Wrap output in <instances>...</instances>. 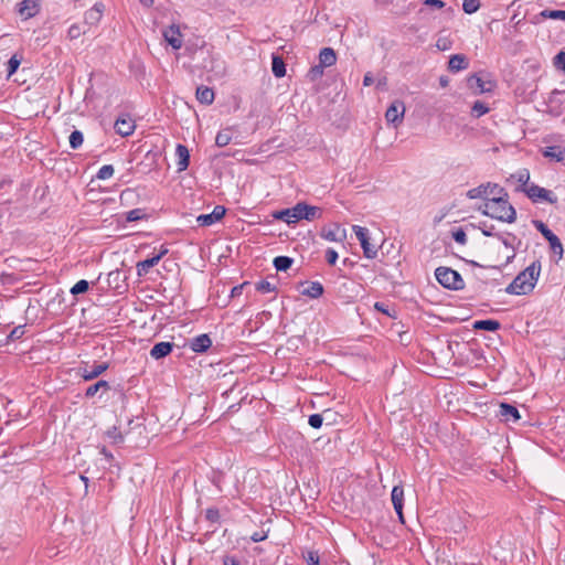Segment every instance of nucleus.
I'll list each match as a JSON object with an SVG mask.
<instances>
[{"mask_svg":"<svg viewBox=\"0 0 565 565\" xmlns=\"http://www.w3.org/2000/svg\"><path fill=\"white\" fill-rule=\"evenodd\" d=\"M478 211L483 215L494 218L503 223H514L516 220V211L509 202V194H497L478 206Z\"/></svg>","mask_w":565,"mask_h":565,"instance_id":"f257e3e1","label":"nucleus"},{"mask_svg":"<svg viewBox=\"0 0 565 565\" xmlns=\"http://www.w3.org/2000/svg\"><path fill=\"white\" fill-rule=\"evenodd\" d=\"M541 273L540 262H534L521 271L507 287V292L512 295H526L531 292Z\"/></svg>","mask_w":565,"mask_h":565,"instance_id":"f03ea898","label":"nucleus"},{"mask_svg":"<svg viewBox=\"0 0 565 565\" xmlns=\"http://www.w3.org/2000/svg\"><path fill=\"white\" fill-rule=\"evenodd\" d=\"M273 216L276 220L284 221L290 225L299 222L300 220L313 221L319 218L321 216V211L318 206L300 202L290 209L275 212Z\"/></svg>","mask_w":565,"mask_h":565,"instance_id":"7ed1b4c3","label":"nucleus"},{"mask_svg":"<svg viewBox=\"0 0 565 565\" xmlns=\"http://www.w3.org/2000/svg\"><path fill=\"white\" fill-rule=\"evenodd\" d=\"M435 276L437 281L448 289L459 290L463 288L465 282L460 274L449 267H438L435 270Z\"/></svg>","mask_w":565,"mask_h":565,"instance_id":"20e7f679","label":"nucleus"},{"mask_svg":"<svg viewBox=\"0 0 565 565\" xmlns=\"http://www.w3.org/2000/svg\"><path fill=\"white\" fill-rule=\"evenodd\" d=\"M497 194L505 195V189L500 186L497 183H483L476 188L470 189L467 192V196L471 200L482 199L483 202L490 200V198L495 196Z\"/></svg>","mask_w":565,"mask_h":565,"instance_id":"39448f33","label":"nucleus"},{"mask_svg":"<svg viewBox=\"0 0 565 565\" xmlns=\"http://www.w3.org/2000/svg\"><path fill=\"white\" fill-rule=\"evenodd\" d=\"M522 191L531 199L534 203L539 201H546L548 203H555L557 198L553 193L544 188H541L534 183L529 186L522 188Z\"/></svg>","mask_w":565,"mask_h":565,"instance_id":"423d86ee","label":"nucleus"},{"mask_svg":"<svg viewBox=\"0 0 565 565\" xmlns=\"http://www.w3.org/2000/svg\"><path fill=\"white\" fill-rule=\"evenodd\" d=\"M535 228L547 239L551 249L559 256H563L564 249L559 238L542 222H533Z\"/></svg>","mask_w":565,"mask_h":565,"instance_id":"0eeeda50","label":"nucleus"},{"mask_svg":"<svg viewBox=\"0 0 565 565\" xmlns=\"http://www.w3.org/2000/svg\"><path fill=\"white\" fill-rule=\"evenodd\" d=\"M353 232L360 241L364 256L366 258H375L377 255V248L370 243L369 230L359 225H354Z\"/></svg>","mask_w":565,"mask_h":565,"instance_id":"6e6552de","label":"nucleus"},{"mask_svg":"<svg viewBox=\"0 0 565 565\" xmlns=\"http://www.w3.org/2000/svg\"><path fill=\"white\" fill-rule=\"evenodd\" d=\"M467 85L472 90L475 95L483 94V93H491L494 87L495 83L491 79L484 81L480 76L473 74L470 75L467 78Z\"/></svg>","mask_w":565,"mask_h":565,"instance_id":"1a4fd4ad","label":"nucleus"},{"mask_svg":"<svg viewBox=\"0 0 565 565\" xmlns=\"http://www.w3.org/2000/svg\"><path fill=\"white\" fill-rule=\"evenodd\" d=\"M320 236L329 242L342 243L347 238V230L338 223L324 226Z\"/></svg>","mask_w":565,"mask_h":565,"instance_id":"9d476101","label":"nucleus"},{"mask_svg":"<svg viewBox=\"0 0 565 565\" xmlns=\"http://www.w3.org/2000/svg\"><path fill=\"white\" fill-rule=\"evenodd\" d=\"M405 114V105L401 100H396L392 103V105L387 108L385 113V119L388 124H393L395 127H397Z\"/></svg>","mask_w":565,"mask_h":565,"instance_id":"9b49d317","label":"nucleus"},{"mask_svg":"<svg viewBox=\"0 0 565 565\" xmlns=\"http://www.w3.org/2000/svg\"><path fill=\"white\" fill-rule=\"evenodd\" d=\"M105 6L102 2H96L84 14V24L89 30L99 23L103 18Z\"/></svg>","mask_w":565,"mask_h":565,"instance_id":"f8f14e48","label":"nucleus"},{"mask_svg":"<svg viewBox=\"0 0 565 565\" xmlns=\"http://www.w3.org/2000/svg\"><path fill=\"white\" fill-rule=\"evenodd\" d=\"M167 253H168V248L162 246L159 254H157L150 258H147L145 260L138 262L136 265L137 275L139 277L147 275L149 269L152 268L153 266H156Z\"/></svg>","mask_w":565,"mask_h":565,"instance_id":"ddd939ff","label":"nucleus"},{"mask_svg":"<svg viewBox=\"0 0 565 565\" xmlns=\"http://www.w3.org/2000/svg\"><path fill=\"white\" fill-rule=\"evenodd\" d=\"M225 215V209L222 205H216L212 213L210 214H201L196 217V222L200 226H210L220 220L223 218Z\"/></svg>","mask_w":565,"mask_h":565,"instance_id":"4468645a","label":"nucleus"},{"mask_svg":"<svg viewBox=\"0 0 565 565\" xmlns=\"http://www.w3.org/2000/svg\"><path fill=\"white\" fill-rule=\"evenodd\" d=\"M163 38L169 45L174 50H179L182 46V35L179 26L172 24L163 31Z\"/></svg>","mask_w":565,"mask_h":565,"instance_id":"2eb2a0df","label":"nucleus"},{"mask_svg":"<svg viewBox=\"0 0 565 565\" xmlns=\"http://www.w3.org/2000/svg\"><path fill=\"white\" fill-rule=\"evenodd\" d=\"M39 0H23L19 3V14L23 19H30L38 14L39 12Z\"/></svg>","mask_w":565,"mask_h":565,"instance_id":"dca6fc26","label":"nucleus"},{"mask_svg":"<svg viewBox=\"0 0 565 565\" xmlns=\"http://www.w3.org/2000/svg\"><path fill=\"white\" fill-rule=\"evenodd\" d=\"M392 503L396 511L401 522H404L403 516V502H404V490L401 486H395L391 493Z\"/></svg>","mask_w":565,"mask_h":565,"instance_id":"f3484780","label":"nucleus"},{"mask_svg":"<svg viewBox=\"0 0 565 565\" xmlns=\"http://www.w3.org/2000/svg\"><path fill=\"white\" fill-rule=\"evenodd\" d=\"M115 130L122 137L130 136L135 130V122L130 117L118 118L115 122Z\"/></svg>","mask_w":565,"mask_h":565,"instance_id":"a211bd4d","label":"nucleus"},{"mask_svg":"<svg viewBox=\"0 0 565 565\" xmlns=\"http://www.w3.org/2000/svg\"><path fill=\"white\" fill-rule=\"evenodd\" d=\"M212 345V340L207 334H200L190 342V349L195 353H203Z\"/></svg>","mask_w":565,"mask_h":565,"instance_id":"6ab92c4d","label":"nucleus"},{"mask_svg":"<svg viewBox=\"0 0 565 565\" xmlns=\"http://www.w3.org/2000/svg\"><path fill=\"white\" fill-rule=\"evenodd\" d=\"M173 349V343L171 342H159L156 343L150 350V356L152 359L159 360L171 353Z\"/></svg>","mask_w":565,"mask_h":565,"instance_id":"aec40b11","label":"nucleus"},{"mask_svg":"<svg viewBox=\"0 0 565 565\" xmlns=\"http://www.w3.org/2000/svg\"><path fill=\"white\" fill-rule=\"evenodd\" d=\"M175 156L178 159V170L184 171L189 167L190 153L184 145L178 143L175 148Z\"/></svg>","mask_w":565,"mask_h":565,"instance_id":"412c9836","label":"nucleus"},{"mask_svg":"<svg viewBox=\"0 0 565 565\" xmlns=\"http://www.w3.org/2000/svg\"><path fill=\"white\" fill-rule=\"evenodd\" d=\"M468 65L469 62L463 54H455L449 58L448 70L456 73L468 68Z\"/></svg>","mask_w":565,"mask_h":565,"instance_id":"4be33fe9","label":"nucleus"},{"mask_svg":"<svg viewBox=\"0 0 565 565\" xmlns=\"http://www.w3.org/2000/svg\"><path fill=\"white\" fill-rule=\"evenodd\" d=\"M500 416L505 420V422H518L520 419V413L518 411L516 407H514L513 405H510V404H507V403H502L500 405Z\"/></svg>","mask_w":565,"mask_h":565,"instance_id":"5701e85b","label":"nucleus"},{"mask_svg":"<svg viewBox=\"0 0 565 565\" xmlns=\"http://www.w3.org/2000/svg\"><path fill=\"white\" fill-rule=\"evenodd\" d=\"M337 62V54L333 49L324 47L319 53V64L323 67H330Z\"/></svg>","mask_w":565,"mask_h":565,"instance_id":"b1692460","label":"nucleus"},{"mask_svg":"<svg viewBox=\"0 0 565 565\" xmlns=\"http://www.w3.org/2000/svg\"><path fill=\"white\" fill-rule=\"evenodd\" d=\"M108 369L107 363H99L97 365L92 366L90 369L84 367L82 371V377L85 381H90L98 377L102 373H104Z\"/></svg>","mask_w":565,"mask_h":565,"instance_id":"393cba45","label":"nucleus"},{"mask_svg":"<svg viewBox=\"0 0 565 565\" xmlns=\"http://www.w3.org/2000/svg\"><path fill=\"white\" fill-rule=\"evenodd\" d=\"M543 156L556 162H562L565 160V149L561 146L546 147L543 150Z\"/></svg>","mask_w":565,"mask_h":565,"instance_id":"a878e982","label":"nucleus"},{"mask_svg":"<svg viewBox=\"0 0 565 565\" xmlns=\"http://www.w3.org/2000/svg\"><path fill=\"white\" fill-rule=\"evenodd\" d=\"M196 99L204 105H211L214 100V90L207 86L196 88Z\"/></svg>","mask_w":565,"mask_h":565,"instance_id":"bb28decb","label":"nucleus"},{"mask_svg":"<svg viewBox=\"0 0 565 565\" xmlns=\"http://www.w3.org/2000/svg\"><path fill=\"white\" fill-rule=\"evenodd\" d=\"M323 294V286L319 281H311L307 288L301 290V295L311 299H317Z\"/></svg>","mask_w":565,"mask_h":565,"instance_id":"cd10ccee","label":"nucleus"},{"mask_svg":"<svg viewBox=\"0 0 565 565\" xmlns=\"http://www.w3.org/2000/svg\"><path fill=\"white\" fill-rule=\"evenodd\" d=\"M501 327L498 320H477L473 322L472 328L475 330L497 331Z\"/></svg>","mask_w":565,"mask_h":565,"instance_id":"c85d7f7f","label":"nucleus"},{"mask_svg":"<svg viewBox=\"0 0 565 565\" xmlns=\"http://www.w3.org/2000/svg\"><path fill=\"white\" fill-rule=\"evenodd\" d=\"M233 139V128L226 127L222 130H220L215 137V145L217 147H225L227 146Z\"/></svg>","mask_w":565,"mask_h":565,"instance_id":"c756f323","label":"nucleus"},{"mask_svg":"<svg viewBox=\"0 0 565 565\" xmlns=\"http://www.w3.org/2000/svg\"><path fill=\"white\" fill-rule=\"evenodd\" d=\"M271 71L276 77H282L286 74V65L284 60L278 55H273Z\"/></svg>","mask_w":565,"mask_h":565,"instance_id":"7c9ffc66","label":"nucleus"},{"mask_svg":"<svg viewBox=\"0 0 565 565\" xmlns=\"http://www.w3.org/2000/svg\"><path fill=\"white\" fill-rule=\"evenodd\" d=\"M294 259L288 256H277L274 259V266L277 271H286L291 267Z\"/></svg>","mask_w":565,"mask_h":565,"instance_id":"2f4dec72","label":"nucleus"},{"mask_svg":"<svg viewBox=\"0 0 565 565\" xmlns=\"http://www.w3.org/2000/svg\"><path fill=\"white\" fill-rule=\"evenodd\" d=\"M99 390L108 391L109 390L108 382L104 381V380H100L97 383L88 386L86 392H85V396L90 398V397L95 396L98 393Z\"/></svg>","mask_w":565,"mask_h":565,"instance_id":"473e14b6","label":"nucleus"},{"mask_svg":"<svg viewBox=\"0 0 565 565\" xmlns=\"http://www.w3.org/2000/svg\"><path fill=\"white\" fill-rule=\"evenodd\" d=\"M490 108L483 102L477 100L473 103L471 107V116L475 118H480L481 116L488 114Z\"/></svg>","mask_w":565,"mask_h":565,"instance_id":"72a5a7b5","label":"nucleus"},{"mask_svg":"<svg viewBox=\"0 0 565 565\" xmlns=\"http://www.w3.org/2000/svg\"><path fill=\"white\" fill-rule=\"evenodd\" d=\"M540 15L544 19L562 20L565 21V10H543Z\"/></svg>","mask_w":565,"mask_h":565,"instance_id":"f704fd0d","label":"nucleus"},{"mask_svg":"<svg viewBox=\"0 0 565 565\" xmlns=\"http://www.w3.org/2000/svg\"><path fill=\"white\" fill-rule=\"evenodd\" d=\"M89 30L87 28H83L82 25L74 23L68 28L67 36L70 40L78 39L82 34L87 33Z\"/></svg>","mask_w":565,"mask_h":565,"instance_id":"c9c22d12","label":"nucleus"},{"mask_svg":"<svg viewBox=\"0 0 565 565\" xmlns=\"http://www.w3.org/2000/svg\"><path fill=\"white\" fill-rule=\"evenodd\" d=\"M147 214L142 209H134L125 214L126 222H137L146 218Z\"/></svg>","mask_w":565,"mask_h":565,"instance_id":"e433bc0d","label":"nucleus"},{"mask_svg":"<svg viewBox=\"0 0 565 565\" xmlns=\"http://www.w3.org/2000/svg\"><path fill=\"white\" fill-rule=\"evenodd\" d=\"M83 142H84V136H83L82 131L74 130L70 135V146L72 149H78L79 147H82Z\"/></svg>","mask_w":565,"mask_h":565,"instance_id":"4c0bfd02","label":"nucleus"},{"mask_svg":"<svg viewBox=\"0 0 565 565\" xmlns=\"http://www.w3.org/2000/svg\"><path fill=\"white\" fill-rule=\"evenodd\" d=\"M480 8V1L479 0H463L462 2V10L468 13L472 14L477 12Z\"/></svg>","mask_w":565,"mask_h":565,"instance_id":"58836bf2","label":"nucleus"},{"mask_svg":"<svg viewBox=\"0 0 565 565\" xmlns=\"http://www.w3.org/2000/svg\"><path fill=\"white\" fill-rule=\"evenodd\" d=\"M88 288H89L88 281L85 279H81L71 288V294L74 296L84 294L88 290Z\"/></svg>","mask_w":565,"mask_h":565,"instance_id":"ea45409f","label":"nucleus"},{"mask_svg":"<svg viewBox=\"0 0 565 565\" xmlns=\"http://www.w3.org/2000/svg\"><path fill=\"white\" fill-rule=\"evenodd\" d=\"M114 172H115V169L111 164H105L98 170L97 178L99 180H107L114 175Z\"/></svg>","mask_w":565,"mask_h":565,"instance_id":"a19ab883","label":"nucleus"},{"mask_svg":"<svg viewBox=\"0 0 565 565\" xmlns=\"http://www.w3.org/2000/svg\"><path fill=\"white\" fill-rule=\"evenodd\" d=\"M451 40L448 35H440L436 41V47L439 51H447L451 47Z\"/></svg>","mask_w":565,"mask_h":565,"instance_id":"79ce46f5","label":"nucleus"},{"mask_svg":"<svg viewBox=\"0 0 565 565\" xmlns=\"http://www.w3.org/2000/svg\"><path fill=\"white\" fill-rule=\"evenodd\" d=\"M514 177L516 178L518 182L521 183L522 188L529 186V180H530V172L526 169H522L518 171Z\"/></svg>","mask_w":565,"mask_h":565,"instance_id":"37998d69","label":"nucleus"},{"mask_svg":"<svg viewBox=\"0 0 565 565\" xmlns=\"http://www.w3.org/2000/svg\"><path fill=\"white\" fill-rule=\"evenodd\" d=\"M21 60L17 55L11 56L7 64L8 76L13 75L20 66Z\"/></svg>","mask_w":565,"mask_h":565,"instance_id":"c03bdc74","label":"nucleus"},{"mask_svg":"<svg viewBox=\"0 0 565 565\" xmlns=\"http://www.w3.org/2000/svg\"><path fill=\"white\" fill-rule=\"evenodd\" d=\"M256 290L262 294H267L276 290V287L267 280H260L256 284Z\"/></svg>","mask_w":565,"mask_h":565,"instance_id":"a18cd8bd","label":"nucleus"},{"mask_svg":"<svg viewBox=\"0 0 565 565\" xmlns=\"http://www.w3.org/2000/svg\"><path fill=\"white\" fill-rule=\"evenodd\" d=\"M205 518L207 521L216 523L220 521V512L216 508H209L205 511Z\"/></svg>","mask_w":565,"mask_h":565,"instance_id":"49530a36","label":"nucleus"},{"mask_svg":"<svg viewBox=\"0 0 565 565\" xmlns=\"http://www.w3.org/2000/svg\"><path fill=\"white\" fill-rule=\"evenodd\" d=\"M305 559L307 562V565H320V558L318 555V552L309 551L305 555Z\"/></svg>","mask_w":565,"mask_h":565,"instance_id":"de8ad7c7","label":"nucleus"},{"mask_svg":"<svg viewBox=\"0 0 565 565\" xmlns=\"http://www.w3.org/2000/svg\"><path fill=\"white\" fill-rule=\"evenodd\" d=\"M554 66L557 70L565 72V52L562 51L555 55Z\"/></svg>","mask_w":565,"mask_h":565,"instance_id":"09e8293b","label":"nucleus"},{"mask_svg":"<svg viewBox=\"0 0 565 565\" xmlns=\"http://www.w3.org/2000/svg\"><path fill=\"white\" fill-rule=\"evenodd\" d=\"M322 416L320 414H312L309 416V425L312 427V428H320L322 426Z\"/></svg>","mask_w":565,"mask_h":565,"instance_id":"8fccbe9b","label":"nucleus"},{"mask_svg":"<svg viewBox=\"0 0 565 565\" xmlns=\"http://www.w3.org/2000/svg\"><path fill=\"white\" fill-rule=\"evenodd\" d=\"M507 247L513 248L514 242L516 241V237L512 234H507V236L499 235L497 236Z\"/></svg>","mask_w":565,"mask_h":565,"instance_id":"3c124183","label":"nucleus"},{"mask_svg":"<svg viewBox=\"0 0 565 565\" xmlns=\"http://www.w3.org/2000/svg\"><path fill=\"white\" fill-rule=\"evenodd\" d=\"M107 435L115 443H121L124 439L121 433L117 429V427H111L110 429H108Z\"/></svg>","mask_w":565,"mask_h":565,"instance_id":"603ef678","label":"nucleus"},{"mask_svg":"<svg viewBox=\"0 0 565 565\" xmlns=\"http://www.w3.org/2000/svg\"><path fill=\"white\" fill-rule=\"evenodd\" d=\"M338 253L333 248H328L326 250V259L329 265H334L338 260Z\"/></svg>","mask_w":565,"mask_h":565,"instance_id":"864d4df0","label":"nucleus"},{"mask_svg":"<svg viewBox=\"0 0 565 565\" xmlns=\"http://www.w3.org/2000/svg\"><path fill=\"white\" fill-rule=\"evenodd\" d=\"M452 237L457 243H459L461 245H465L467 243V235L463 232V230H458V231L454 232Z\"/></svg>","mask_w":565,"mask_h":565,"instance_id":"5fc2aeb1","label":"nucleus"},{"mask_svg":"<svg viewBox=\"0 0 565 565\" xmlns=\"http://www.w3.org/2000/svg\"><path fill=\"white\" fill-rule=\"evenodd\" d=\"M323 66H321L320 64L319 65H316L313 67L310 68L309 71V75L311 76L312 79L317 78V77H320L322 76L323 74Z\"/></svg>","mask_w":565,"mask_h":565,"instance_id":"6e6d98bb","label":"nucleus"},{"mask_svg":"<svg viewBox=\"0 0 565 565\" xmlns=\"http://www.w3.org/2000/svg\"><path fill=\"white\" fill-rule=\"evenodd\" d=\"M426 6L434 7L437 9H441L446 6V3L441 0H425L424 2Z\"/></svg>","mask_w":565,"mask_h":565,"instance_id":"4d7b16f0","label":"nucleus"},{"mask_svg":"<svg viewBox=\"0 0 565 565\" xmlns=\"http://www.w3.org/2000/svg\"><path fill=\"white\" fill-rule=\"evenodd\" d=\"M493 228H494L493 225H491V226L484 225L483 227H481V231L484 236H495L497 237L498 234L493 232Z\"/></svg>","mask_w":565,"mask_h":565,"instance_id":"13d9d810","label":"nucleus"},{"mask_svg":"<svg viewBox=\"0 0 565 565\" xmlns=\"http://www.w3.org/2000/svg\"><path fill=\"white\" fill-rule=\"evenodd\" d=\"M223 564L224 565H239V562L237 561L236 557L226 555L223 558Z\"/></svg>","mask_w":565,"mask_h":565,"instance_id":"bf43d9fd","label":"nucleus"},{"mask_svg":"<svg viewBox=\"0 0 565 565\" xmlns=\"http://www.w3.org/2000/svg\"><path fill=\"white\" fill-rule=\"evenodd\" d=\"M23 334V327H17L12 330L10 337L13 339H18Z\"/></svg>","mask_w":565,"mask_h":565,"instance_id":"052dcab7","label":"nucleus"},{"mask_svg":"<svg viewBox=\"0 0 565 565\" xmlns=\"http://www.w3.org/2000/svg\"><path fill=\"white\" fill-rule=\"evenodd\" d=\"M373 82H374V79H373V75H372L371 73H366V74L364 75V78H363V85H364V86H370V85H372V84H373Z\"/></svg>","mask_w":565,"mask_h":565,"instance_id":"680f3d73","label":"nucleus"},{"mask_svg":"<svg viewBox=\"0 0 565 565\" xmlns=\"http://www.w3.org/2000/svg\"><path fill=\"white\" fill-rule=\"evenodd\" d=\"M252 541L253 542H262L266 539V535L262 534V533H254L252 536H250Z\"/></svg>","mask_w":565,"mask_h":565,"instance_id":"e2e57ef3","label":"nucleus"},{"mask_svg":"<svg viewBox=\"0 0 565 565\" xmlns=\"http://www.w3.org/2000/svg\"><path fill=\"white\" fill-rule=\"evenodd\" d=\"M119 277H120V271H119V270L110 271V273L108 274V281L110 282V281H111V279H113V280H118V279H119Z\"/></svg>","mask_w":565,"mask_h":565,"instance_id":"0e129e2a","label":"nucleus"},{"mask_svg":"<svg viewBox=\"0 0 565 565\" xmlns=\"http://www.w3.org/2000/svg\"><path fill=\"white\" fill-rule=\"evenodd\" d=\"M374 308L377 311H381V312H384V313L388 315L387 310L385 309V305L383 302H375Z\"/></svg>","mask_w":565,"mask_h":565,"instance_id":"69168bd1","label":"nucleus"},{"mask_svg":"<svg viewBox=\"0 0 565 565\" xmlns=\"http://www.w3.org/2000/svg\"><path fill=\"white\" fill-rule=\"evenodd\" d=\"M139 2L146 8H150L153 4V0H139Z\"/></svg>","mask_w":565,"mask_h":565,"instance_id":"338daca9","label":"nucleus"},{"mask_svg":"<svg viewBox=\"0 0 565 565\" xmlns=\"http://www.w3.org/2000/svg\"><path fill=\"white\" fill-rule=\"evenodd\" d=\"M100 452L107 458L113 459V455L104 447L102 448Z\"/></svg>","mask_w":565,"mask_h":565,"instance_id":"774afa93","label":"nucleus"}]
</instances>
